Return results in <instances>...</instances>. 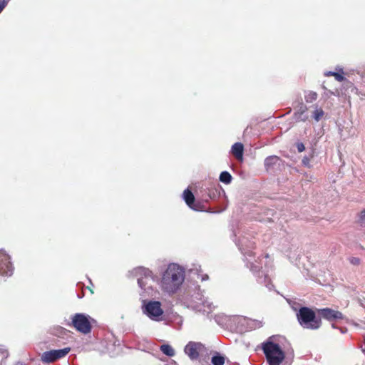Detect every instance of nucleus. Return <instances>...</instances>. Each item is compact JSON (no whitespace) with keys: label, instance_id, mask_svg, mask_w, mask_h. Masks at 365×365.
<instances>
[{"label":"nucleus","instance_id":"obj_3","mask_svg":"<svg viewBox=\"0 0 365 365\" xmlns=\"http://www.w3.org/2000/svg\"><path fill=\"white\" fill-rule=\"evenodd\" d=\"M297 317L299 323L304 328L317 329L322 326V319L317 317L316 312L309 307H301L297 314Z\"/></svg>","mask_w":365,"mask_h":365},{"label":"nucleus","instance_id":"obj_18","mask_svg":"<svg viewBox=\"0 0 365 365\" xmlns=\"http://www.w3.org/2000/svg\"><path fill=\"white\" fill-rule=\"evenodd\" d=\"M324 76H334L335 78V79L339 82H341L345 80V78L344 77V76L342 74L336 73V72H334V71H327V72L324 73Z\"/></svg>","mask_w":365,"mask_h":365},{"label":"nucleus","instance_id":"obj_14","mask_svg":"<svg viewBox=\"0 0 365 365\" xmlns=\"http://www.w3.org/2000/svg\"><path fill=\"white\" fill-rule=\"evenodd\" d=\"M324 115L323 109L318 106H315V110L313 111L312 117L317 121H319Z\"/></svg>","mask_w":365,"mask_h":365},{"label":"nucleus","instance_id":"obj_5","mask_svg":"<svg viewBox=\"0 0 365 365\" xmlns=\"http://www.w3.org/2000/svg\"><path fill=\"white\" fill-rule=\"evenodd\" d=\"M70 350L71 349L69 347H66L62 349L45 351L41 355V361L44 363H53L66 356Z\"/></svg>","mask_w":365,"mask_h":365},{"label":"nucleus","instance_id":"obj_8","mask_svg":"<svg viewBox=\"0 0 365 365\" xmlns=\"http://www.w3.org/2000/svg\"><path fill=\"white\" fill-rule=\"evenodd\" d=\"M202 348V344L190 341L185 347V352L192 360H196L200 356Z\"/></svg>","mask_w":365,"mask_h":365},{"label":"nucleus","instance_id":"obj_11","mask_svg":"<svg viewBox=\"0 0 365 365\" xmlns=\"http://www.w3.org/2000/svg\"><path fill=\"white\" fill-rule=\"evenodd\" d=\"M232 154L240 161L243 160L244 146L241 143H235L232 146Z\"/></svg>","mask_w":365,"mask_h":365},{"label":"nucleus","instance_id":"obj_12","mask_svg":"<svg viewBox=\"0 0 365 365\" xmlns=\"http://www.w3.org/2000/svg\"><path fill=\"white\" fill-rule=\"evenodd\" d=\"M307 110V108L303 103H301L299 109L294 113V115L297 121L305 122L308 120V115L305 114Z\"/></svg>","mask_w":365,"mask_h":365},{"label":"nucleus","instance_id":"obj_9","mask_svg":"<svg viewBox=\"0 0 365 365\" xmlns=\"http://www.w3.org/2000/svg\"><path fill=\"white\" fill-rule=\"evenodd\" d=\"M183 199L188 207L194 210H200L201 207L200 203H195V197L188 188L183 192Z\"/></svg>","mask_w":365,"mask_h":365},{"label":"nucleus","instance_id":"obj_23","mask_svg":"<svg viewBox=\"0 0 365 365\" xmlns=\"http://www.w3.org/2000/svg\"><path fill=\"white\" fill-rule=\"evenodd\" d=\"M6 4H7V1L6 0H1V1H0V13L5 8Z\"/></svg>","mask_w":365,"mask_h":365},{"label":"nucleus","instance_id":"obj_15","mask_svg":"<svg viewBox=\"0 0 365 365\" xmlns=\"http://www.w3.org/2000/svg\"><path fill=\"white\" fill-rule=\"evenodd\" d=\"M160 349L166 356H173L175 355V350L169 344L161 345Z\"/></svg>","mask_w":365,"mask_h":365},{"label":"nucleus","instance_id":"obj_16","mask_svg":"<svg viewBox=\"0 0 365 365\" xmlns=\"http://www.w3.org/2000/svg\"><path fill=\"white\" fill-rule=\"evenodd\" d=\"M225 361V357L218 353H216L211 359L213 365H224Z\"/></svg>","mask_w":365,"mask_h":365},{"label":"nucleus","instance_id":"obj_19","mask_svg":"<svg viewBox=\"0 0 365 365\" xmlns=\"http://www.w3.org/2000/svg\"><path fill=\"white\" fill-rule=\"evenodd\" d=\"M318 95L314 91H309L304 96L307 103H312L317 99Z\"/></svg>","mask_w":365,"mask_h":365},{"label":"nucleus","instance_id":"obj_13","mask_svg":"<svg viewBox=\"0 0 365 365\" xmlns=\"http://www.w3.org/2000/svg\"><path fill=\"white\" fill-rule=\"evenodd\" d=\"M142 272L145 275V278H138V283L142 289H145V286L147 284V282L145 281L150 278H152V272L148 269H143Z\"/></svg>","mask_w":365,"mask_h":365},{"label":"nucleus","instance_id":"obj_17","mask_svg":"<svg viewBox=\"0 0 365 365\" xmlns=\"http://www.w3.org/2000/svg\"><path fill=\"white\" fill-rule=\"evenodd\" d=\"M232 177L227 171H223L220 175V180L225 184H230Z\"/></svg>","mask_w":365,"mask_h":365},{"label":"nucleus","instance_id":"obj_20","mask_svg":"<svg viewBox=\"0 0 365 365\" xmlns=\"http://www.w3.org/2000/svg\"><path fill=\"white\" fill-rule=\"evenodd\" d=\"M207 190H208L207 196L203 197V200L205 202H207L210 199L214 198L215 197V193L212 188H208Z\"/></svg>","mask_w":365,"mask_h":365},{"label":"nucleus","instance_id":"obj_25","mask_svg":"<svg viewBox=\"0 0 365 365\" xmlns=\"http://www.w3.org/2000/svg\"><path fill=\"white\" fill-rule=\"evenodd\" d=\"M15 365H25V364L21 361H18Z\"/></svg>","mask_w":365,"mask_h":365},{"label":"nucleus","instance_id":"obj_21","mask_svg":"<svg viewBox=\"0 0 365 365\" xmlns=\"http://www.w3.org/2000/svg\"><path fill=\"white\" fill-rule=\"evenodd\" d=\"M349 262L353 265H359L361 263V260L359 257H351L349 259Z\"/></svg>","mask_w":365,"mask_h":365},{"label":"nucleus","instance_id":"obj_2","mask_svg":"<svg viewBox=\"0 0 365 365\" xmlns=\"http://www.w3.org/2000/svg\"><path fill=\"white\" fill-rule=\"evenodd\" d=\"M271 339L269 337L267 341L262 343V349L269 365H280L285 358L284 352L278 344L271 341Z\"/></svg>","mask_w":365,"mask_h":365},{"label":"nucleus","instance_id":"obj_24","mask_svg":"<svg viewBox=\"0 0 365 365\" xmlns=\"http://www.w3.org/2000/svg\"><path fill=\"white\" fill-rule=\"evenodd\" d=\"M359 217L361 222H365V209L361 212Z\"/></svg>","mask_w":365,"mask_h":365},{"label":"nucleus","instance_id":"obj_10","mask_svg":"<svg viewBox=\"0 0 365 365\" xmlns=\"http://www.w3.org/2000/svg\"><path fill=\"white\" fill-rule=\"evenodd\" d=\"M282 162V159L276 155H271L264 160V167L267 171L273 170L277 166H279Z\"/></svg>","mask_w":365,"mask_h":365},{"label":"nucleus","instance_id":"obj_22","mask_svg":"<svg viewBox=\"0 0 365 365\" xmlns=\"http://www.w3.org/2000/svg\"><path fill=\"white\" fill-rule=\"evenodd\" d=\"M297 148L299 153L303 152L305 150V147L302 143H297Z\"/></svg>","mask_w":365,"mask_h":365},{"label":"nucleus","instance_id":"obj_1","mask_svg":"<svg viewBox=\"0 0 365 365\" xmlns=\"http://www.w3.org/2000/svg\"><path fill=\"white\" fill-rule=\"evenodd\" d=\"M184 281V272L176 264H170L165 271L162 280V289L169 294L175 293Z\"/></svg>","mask_w":365,"mask_h":365},{"label":"nucleus","instance_id":"obj_4","mask_svg":"<svg viewBox=\"0 0 365 365\" xmlns=\"http://www.w3.org/2000/svg\"><path fill=\"white\" fill-rule=\"evenodd\" d=\"M92 322H94V320L89 316L82 313H77L71 317V322L68 325L80 333L88 334L91 331Z\"/></svg>","mask_w":365,"mask_h":365},{"label":"nucleus","instance_id":"obj_6","mask_svg":"<svg viewBox=\"0 0 365 365\" xmlns=\"http://www.w3.org/2000/svg\"><path fill=\"white\" fill-rule=\"evenodd\" d=\"M317 312L319 314V317L324 318L329 322L344 319V315L341 312L331 308L317 309Z\"/></svg>","mask_w":365,"mask_h":365},{"label":"nucleus","instance_id":"obj_7","mask_svg":"<svg viewBox=\"0 0 365 365\" xmlns=\"http://www.w3.org/2000/svg\"><path fill=\"white\" fill-rule=\"evenodd\" d=\"M145 313L152 319H157L163 314L161 304L158 301H150L145 305Z\"/></svg>","mask_w":365,"mask_h":365}]
</instances>
